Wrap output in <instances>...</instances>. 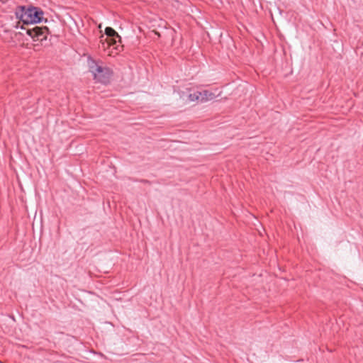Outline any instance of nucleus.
Returning <instances> with one entry per match:
<instances>
[{"mask_svg":"<svg viewBox=\"0 0 363 363\" xmlns=\"http://www.w3.org/2000/svg\"><path fill=\"white\" fill-rule=\"evenodd\" d=\"M105 35L100 36L99 48L107 55L116 56L122 50L121 36L111 27H106Z\"/></svg>","mask_w":363,"mask_h":363,"instance_id":"f257e3e1","label":"nucleus"},{"mask_svg":"<svg viewBox=\"0 0 363 363\" xmlns=\"http://www.w3.org/2000/svg\"><path fill=\"white\" fill-rule=\"evenodd\" d=\"M15 14L19 20L18 24L22 23L23 25L35 24L41 22L43 18V11L37 7L18 6L16 8Z\"/></svg>","mask_w":363,"mask_h":363,"instance_id":"f03ea898","label":"nucleus"},{"mask_svg":"<svg viewBox=\"0 0 363 363\" xmlns=\"http://www.w3.org/2000/svg\"><path fill=\"white\" fill-rule=\"evenodd\" d=\"M90 72L93 74L94 79L102 84H107L113 74L112 70L92 61L89 65Z\"/></svg>","mask_w":363,"mask_h":363,"instance_id":"7ed1b4c3","label":"nucleus"},{"mask_svg":"<svg viewBox=\"0 0 363 363\" xmlns=\"http://www.w3.org/2000/svg\"><path fill=\"white\" fill-rule=\"evenodd\" d=\"M22 29L26 30V33L32 38L33 41L40 42L42 43L44 40H47L48 35L50 33L48 27H39L35 26L32 28H26L21 26Z\"/></svg>","mask_w":363,"mask_h":363,"instance_id":"20e7f679","label":"nucleus"},{"mask_svg":"<svg viewBox=\"0 0 363 363\" xmlns=\"http://www.w3.org/2000/svg\"><path fill=\"white\" fill-rule=\"evenodd\" d=\"M201 103L211 101L216 98V95L208 90H204L203 91H201Z\"/></svg>","mask_w":363,"mask_h":363,"instance_id":"39448f33","label":"nucleus"},{"mask_svg":"<svg viewBox=\"0 0 363 363\" xmlns=\"http://www.w3.org/2000/svg\"><path fill=\"white\" fill-rule=\"evenodd\" d=\"M188 99L191 102H201V91H194L188 95Z\"/></svg>","mask_w":363,"mask_h":363,"instance_id":"423d86ee","label":"nucleus"},{"mask_svg":"<svg viewBox=\"0 0 363 363\" xmlns=\"http://www.w3.org/2000/svg\"><path fill=\"white\" fill-rule=\"evenodd\" d=\"M141 182H142L143 183H145V184H149V183H150V182H149V181H147V180H142Z\"/></svg>","mask_w":363,"mask_h":363,"instance_id":"0eeeda50","label":"nucleus"}]
</instances>
